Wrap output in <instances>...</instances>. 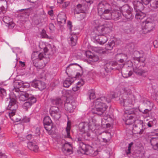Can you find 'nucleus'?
I'll return each instance as SVG.
<instances>
[{
  "label": "nucleus",
  "mask_w": 158,
  "mask_h": 158,
  "mask_svg": "<svg viewBox=\"0 0 158 158\" xmlns=\"http://www.w3.org/2000/svg\"><path fill=\"white\" fill-rule=\"evenodd\" d=\"M110 102V99H108L105 97L97 98L94 101V113L99 115L105 116L106 114L105 111L107 108L106 102L109 103Z\"/></svg>",
  "instance_id": "f257e3e1"
},
{
  "label": "nucleus",
  "mask_w": 158,
  "mask_h": 158,
  "mask_svg": "<svg viewBox=\"0 0 158 158\" xmlns=\"http://www.w3.org/2000/svg\"><path fill=\"white\" fill-rule=\"evenodd\" d=\"M127 89L126 88L123 89L124 92L122 97L120 98V104L124 107V108H131L133 106L131 99V95L130 94V90Z\"/></svg>",
  "instance_id": "f03ea898"
},
{
  "label": "nucleus",
  "mask_w": 158,
  "mask_h": 158,
  "mask_svg": "<svg viewBox=\"0 0 158 158\" xmlns=\"http://www.w3.org/2000/svg\"><path fill=\"white\" fill-rule=\"evenodd\" d=\"M112 8L111 6L106 1L100 2L98 5V15L101 18L105 19L109 11Z\"/></svg>",
  "instance_id": "7ed1b4c3"
},
{
  "label": "nucleus",
  "mask_w": 158,
  "mask_h": 158,
  "mask_svg": "<svg viewBox=\"0 0 158 158\" xmlns=\"http://www.w3.org/2000/svg\"><path fill=\"white\" fill-rule=\"evenodd\" d=\"M105 19L110 20L111 19L115 20H118L121 18V11L120 8L116 5L112 6Z\"/></svg>",
  "instance_id": "20e7f679"
},
{
  "label": "nucleus",
  "mask_w": 158,
  "mask_h": 158,
  "mask_svg": "<svg viewBox=\"0 0 158 158\" xmlns=\"http://www.w3.org/2000/svg\"><path fill=\"white\" fill-rule=\"evenodd\" d=\"M113 29V25L112 23H110L105 27L98 26L95 31L98 32V34H99L108 35L112 32Z\"/></svg>",
  "instance_id": "39448f33"
},
{
  "label": "nucleus",
  "mask_w": 158,
  "mask_h": 158,
  "mask_svg": "<svg viewBox=\"0 0 158 158\" xmlns=\"http://www.w3.org/2000/svg\"><path fill=\"white\" fill-rule=\"evenodd\" d=\"M155 24L154 21L150 18H147L143 23V29L147 30V32H150L154 29Z\"/></svg>",
  "instance_id": "423d86ee"
},
{
  "label": "nucleus",
  "mask_w": 158,
  "mask_h": 158,
  "mask_svg": "<svg viewBox=\"0 0 158 158\" xmlns=\"http://www.w3.org/2000/svg\"><path fill=\"white\" fill-rule=\"evenodd\" d=\"M124 117H128V118H137L138 116L139 112L137 109L134 108H124Z\"/></svg>",
  "instance_id": "0eeeda50"
},
{
  "label": "nucleus",
  "mask_w": 158,
  "mask_h": 158,
  "mask_svg": "<svg viewBox=\"0 0 158 158\" xmlns=\"http://www.w3.org/2000/svg\"><path fill=\"white\" fill-rule=\"evenodd\" d=\"M143 128V122L140 120H136L135 123L133 127V131L135 134H142L144 131Z\"/></svg>",
  "instance_id": "6e6552de"
},
{
  "label": "nucleus",
  "mask_w": 158,
  "mask_h": 158,
  "mask_svg": "<svg viewBox=\"0 0 158 158\" xmlns=\"http://www.w3.org/2000/svg\"><path fill=\"white\" fill-rule=\"evenodd\" d=\"M135 63V62H134ZM142 64H141V63H138L136 65L135 63L132 65V67L134 72L139 75H141L147 72V70L142 69V67H144L145 64L143 62H142Z\"/></svg>",
  "instance_id": "1a4fd4ad"
},
{
  "label": "nucleus",
  "mask_w": 158,
  "mask_h": 158,
  "mask_svg": "<svg viewBox=\"0 0 158 158\" xmlns=\"http://www.w3.org/2000/svg\"><path fill=\"white\" fill-rule=\"evenodd\" d=\"M10 100L9 105L7 107V109L11 111L9 113L10 115H12L13 113L15 112L16 110L18 108L17 102L14 98H10Z\"/></svg>",
  "instance_id": "9d476101"
},
{
  "label": "nucleus",
  "mask_w": 158,
  "mask_h": 158,
  "mask_svg": "<svg viewBox=\"0 0 158 158\" xmlns=\"http://www.w3.org/2000/svg\"><path fill=\"white\" fill-rule=\"evenodd\" d=\"M89 7L86 3L79 4L74 10V14H78L80 13H85Z\"/></svg>",
  "instance_id": "9b49d317"
},
{
  "label": "nucleus",
  "mask_w": 158,
  "mask_h": 158,
  "mask_svg": "<svg viewBox=\"0 0 158 158\" xmlns=\"http://www.w3.org/2000/svg\"><path fill=\"white\" fill-rule=\"evenodd\" d=\"M81 138H78L76 139L77 141L78 142L79 148L80 149H81L85 152H90L92 150V148L90 146L88 145H86L84 143L82 142V139Z\"/></svg>",
  "instance_id": "f8f14e48"
},
{
  "label": "nucleus",
  "mask_w": 158,
  "mask_h": 158,
  "mask_svg": "<svg viewBox=\"0 0 158 158\" xmlns=\"http://www.w3.org/2000/svg\"><path fill=\"white\" fill-rule=\"evenodd\" d=\"M143 104L147 108L143 109L139 108V110L140 111L144 114H147L150 111H151L154 106V104L152 102L147 100L144 101L143 102Z\"/></svg>",
  "instance_id": "ddd939ff"
},
{
  "label": "nucleus",
  "mask_w": 158,
  "mask_h": 158,
  "mask_svg": "<svg viewBox=\"0 0 158 158\" xmlns=\"http://www.w3.org/2000/svg\"><path fill=\"white\" fill-rule=\"evenodd\" d=\"M96 35L94 37V40L100 44H103L107 41V37L103 34H98V32L95 31Z\"/></svg>",
  "instance_id": "4468645a"
},
{
  "label": "nucleus",
  "mask_w": 158,
  "mask_h": 158,
  "mask_svg": "<svg viewBox=\"0 0 158 158\" xmlns=\"http://www.w3.org/2000/svg\"><path fill=\"white\" fill-rule=\"evenodd\" d=\"M77 102L75 101H72L69 102H67L64 104L65 110L70 113H72L74 111L76 108Z\"/></svg>",
  "instance_id": "2eb2a0df"
},
{
  "label": "nucleus",
  "mask_w": 158,
  "mask_h": 158,
  "mask_svg": "<svg viewBox=\"0 0 158 158\" xmlns=\"http://www.w3.org/2000/svg\"><path fill=\"white\" fill-rule=\"evenodd\" d=\"M50 112L51 115L56 120H58L60 117L61 112L58 107H52Z\"/></svg>",
  "instance_id": "dca6fc26"
},
{
  "label": "nucleus",
  "mask_w": 158,
  "mask_h": 158,
  "mask_svg": "<svg viewBox=\"0 0 158 158\" xmlns=\"http://www.w3.org/2000/svg\"><path fill=\"white\" fill-rule=\"evenodd\" d=\"M31 85L36 88H38L41 91L42 90L46 88V85L44 83L38 80L33 81L31 83Z\"/></svg>",
  "instance_id": "f3484780"
},
{
  "label": "nucleus",
  "mask_w": 158,
  "mask_h": 158,
  "mask_svg": "<svg viewBox=\"0 0 158 158\" xmlns=\"http://www.w3.org/2000/svg\"><path fill=\"white\" fill-rule=\"evenodd\" d=\"M43 123L45 129L47 131H50L52 128V121L49 116H46L44 118Z\"/></svg>",
  "instance_id": "a211bd4d"
},
{
  "label": "nucleus",
  "mask_w": 158,
  "mask_h": 158,
  "mask_svg": "<svg viewBox=\"0 0 158 158\" xmlns=\"http://www.w3.org/2000/svg\"><path fill=\"white\" fill-rule=\"evenodd\" d=\"M72 146L71 144L69 142H65L63 145L61 150L62 152L66 154H70V152H72Z\"/></svg>",
  "instance_id": "6ab92c4d"
},
{
  "label": "nucleus",
  "mask_w": 158,
  "mask_h": 158,
  "mask_svg": "<svg viewBox=\"0 0 158 158\" xmlns=\"http://www.w3.org/2000/svg\"><path fill=\"white\" fill-rule=\"evenodd\" d=\"M31 98H35L31 94H29L26 92H21L19 96V98L21 101H25L30 99Z\"/></svg>",
  "instance_id": "aec40b11"
},
{
  "label": "nucleus",
  "mask_w": 158,
  "mask_h": 158,
  "mask_svg": "<svg viewBox=\"0 0 158 158\" xmlns=\"http://www.w3.org/2000/svg\"><path fill=\"white\" fill-rule=\"evenodd\" d=\"M141 54H143V51H141L139 52L138 51H135L134 53V55L135 56L134 58V60H137L138 63H140V62H143L145 60L144 58H143V56H141Z\"/></svg>",
  "instance_id": "412c9836"
},
{
  "label": "nucleus",
  "mask_w": 158,
  "mask_h": 158,
  "mask_svg": "<svg viewBox=\"0 0 158 158\" xmlns=\"http://www.w3.org/2000/svg\"><path fill=\"white\" fill-rule=\"evenodd\" d=\"M142 2L138 1H134L133 2L134 8L136 11L142 10L144 6Z\"/></svg>",
  "instance_id": "4be33fe9"
},
{
  "label": "nucleus",
  "mask_w": 158,
  "mask_h": 158,
  "mask_svg": "<svg viewBox=\"0 0 158 158\" xmlns=\"http://www.w3.org/2000/svg\"><path fill=\"white\" fill-rule=\"evenodd\" d=\"M28 101L25 102L23 105V107L24 109L27 110L30 108L33 103L36 102V99L35 98H31L30 99L27 100Z\"/></svg>",
  "instance_id": "5701e85b"
},
{
  "label": "nucleus",
  "mask_w": 158,
  "mask_h": 158,
  "mask_svg": "<svg viewBox=\"0 0 158 158\" xmlns=\"http://www.w3.org/2000/svg\"><path fill=\"white\" fill-rule=\"evenodd\" d=\"M27 147L30 150L35 152H37L38 150V147L36 144V141L35 140L28 143Z\"/></svg>",
  "instance_id": "b1692460"
},
{
  "label": "nucleus",
  "mask_w": 158,
  "mask_h": 158,
  "mask_svg": "<svg viewBox=\"0 0 158 158\" xmlns=\"http://www.w3.org/2000/svg\"><path fill=\"white\" fill-rule=\"evenodd\" d=\"M120 8L122 14H124L125 15L126 13H132V8L127 4L125 5Z\"/></svg>",
  "instance_id": "393cba45"
},
{
  "label": "nucleus",
  "mask_w": 158,
  "mask_h": 158,
  "mask_svg": "<svg viewBox=\"0 0 158 158\" xmlns=\"http://www.w3.org/2000/svg\"><path fill=\"white\" fill-rule=\"evenodd\" d=\"M152 148L154 150L158 149V137H152L150 140Z\"/></svg>",
  "instance_id": "a878e982"
},
{
  "label": "nucleus",
  "mask_w": 158,
  "mask_h": 158,
  "mask_svg": "<svg viewBox=\"0 0 158 158\" xmlns=\"http://www.w3.org/2000/svg\"><path fill=\"white\" fill-rule=\"evenodd\" d=\"M57 21L58 23L65 24L66 21V15L64 13L59 14L57 16Z\"/></svg>",
  "instance_id": "bb28decb"
},
{
  "label": "nucleus",
  "mask_w": 158,
  "mask_h": 158,
  "mask_svg": "<svg viewBox=\"0 0 158 158\" xmlns=\"http://www.w3.org/2000/svg\"><path fill=\"white\" fill-rule=\"evenodd\" d=\"M79 127L81 131L85 132L89 129L88 124L87 122H81L79 125Z\"/></svg>",
  "instance_id": "cd10ccee"
},
{
  "label": "nucleus",
  "mask_w": 158,
  "mask_h": 158,
  "mask_svg": "<svg viewBox=\"0 0 158 158\" xmlns=\"http://www.w3.org/2000/svg\"><path fill=\"white\" fill-rule=\"evenodd\" d=\"M70 41L69 43L71 44L72 46H75L77 42V37L76 33H71L69 37Z\"/></svg>",
  "instance_id": "c85d7f7f"
},
{
  "label": "nucleus",
  "mask_w": 158,
  "mask_h": 158,
  "mask_svg": "<svg viewBox=\"0 0 158 158\" xmlns=\"http://www.w3.org/2000/svg\"><path fill=\"white\" fill-rule=\"evenodd\" d=\"M74 81L73 78L69 77L66 79L63 82V86L64 87L68 88L69 87Z\"/></svg>",
  "instance_id": "c756f323"
},
{
  "label": "nucleus",
  "mask_w": 158,
  "mask_h": 158,
  "mask_svg": "<svg viewBox=\"0 0 158 158\" xmlns=\"http://www.w3.org/2000/svg\"><path fill=\"white\" fill-rule=\"evenodd\" d=\"M125 118V119H123V120L125 122V123L127 125H130L132 124L133 123L135 124V122L137 118H128V117H124Z\"/></svg>",
  "instance_id": "7c9ffc66"
},
{
  "label": "nucleus",
  "mask_w": 158,
  "mask_h": 158,
  "mask_svg": "<svg viewBox=\"0 0 158 158\" xmlns=\"http://www.w3.org/2000/svg\"><path fill=\"white\" fill-rule=\"evenodd\" d=\"M135 18L137 19H142L146 16V14L141 11V10L136 11Z\"/></svg>",
  "instance_id": "2f4dec72"
},
{
  "label": "nucleus",
  "mask_w": 158,
  "mask_h": 158,
  "mask_svg": "<svg viewBox=\"0 0 158 158\" xmlns=\"http://www.w3.org/2000/svg\"><path fill=\"white\" fill-rule=\"evenodd\" d=\"M15 112H14L11 115L9 114V116L10 119L14 122H18L20 121L21 119L19 116L15 115Z\"/></svg>",
  "instance_id": "473e14b6"
},
{
  "label": "nucleus",
  "mask_w": 158,
  "mask_h": 158,
  "mask_svg": "<svg viewBox=\"0 0 158 158\" xmlns=\"http://www.w3.org/2000/svg\"><path fill=\"white\" fill-rule=\"evenodd\" d=\"M94 73L98 76L104 77L106 75V72L105 68H101L98 72L96 71L94 72Z\"/></svg>",
  "instance_id": "72a5a7b5"
},
{
  "label": "nucleus",
  "mask_w": 158,
  "mask_h": 158,
  "mask_svg": "<svg viewBox=\"0 0 158 158\" xmlns=\"http://www.w3.org/2000/svg\"><path fill=\"white\" fill-rule=\"evenodd\" d=\"M7 95L6 91L2 88H0V101H2Z\"/></svg>",
  "instance_id": "f704fd0d"
},
{
  "label": "nucleus",
  "mask_w": 158,
  "mask_h": 158,
  "mask_svg": "<svg viewBox=\"0 0 158 158\" xmlns=\"http://www.w3.org/2000/svg\"><path fill=\"white\" fill-rule=\"evenodd\" d=\"M23 84V81L20 80H15L14 83V87L18 89L22 87Z\"/></svg>",
  "instance_id": "c9c22d12"
},
{
  "label": "nucleus",
  "mask_w": 158,
  "mask_h": 158,
  "mask_svg": "<svg viewBox=\"0 0 158 158\" xmlns=\"http://www.w3.org/2000/svg\"><path fill=\"white\" fill-rule=\"evenodd\" d=\"M115 45L114 41L113 40H111L110 42H109L108 44L106 45L105 48L107 50H110L112 49Z\"/></svg>",
  "instance_id": "e433bc0d"
},
{
  "label": "nucleus",
  "mask_w": 158,
  "mask_h": 158,
  "mask_svg": "<svg viewBox=\"0 0 158 158\" xmlns=\"http://www.w3.org/2000/svg\"><path fill=\"white\" fill-rule=\"evenodd\" d=\"M102 116L103 117V118H102L101 125L102 127H105V126L106 125L105 124H106V123L107 122V120L110 116L106 114L105 116Z\"/></svg>",
  "instance_id": "4c0bfd02"
},
{
  "label": "nucleus",
  "mask_w": 158,
  "mask_h": 158,
  "mask_svg": "<svg viewBox=\"0 0 158 158\" xmlns=\"http://www.w3.org/2000/svg\"><path fill=\"white\" fill-rule=\"evenodd\" d=\"M115 57L117 59H123L126 60H127V55L122 53L117 54Z\"/></svg>",
  "instance_id": "58836bf2"
},
{
  "label": "nucleus",
  "mask_w": 158,
  "mask_h": 158,
  "mask_svg": "<svg viewBox=\"0 0 158 158\" xmlns=\"http://www.w3.org/2000/svg\"><path fill=\"white\" fill-rule=\"evenodd\" d=\"M49 58L45 57H44L42 59V62H41L42 63L43 61V63L42 64H40V63L39 64V66L41 68L45 67L46 65V64L48 63V61H49Z\"/></svg>",
  "instance_id": "ea45409f"
},
{
  "label": "nucleus",
  "mask_w": 158,
  "mask_h": 158,
  "mask_svg": "<svg viewBox=\"0 0 158 158\" xmlns=\"http://www.w3.org/2000/svg\"><path fill=\"white\" fill-rule=\"evenodd\" d=\"M150 6L153 8H158V0H152Z\"/></svg>",
  "instance_id": "a19ab883"
},
{
  "label": "nucleus",
  "mask_w": 158,
  "mask_h": 158,
  "mask_svg": "<svg viewBox=\"0 0 158 158\" xmlns=\"http://www.w3.org/2000/svg\"><path fill=\"white\" fill-rule=\"evenodd\" d=\"M89 94V98L90 99H93L95 98V92L94 90L93 89L89 90L88 91Z\"/></svg>",
  "instance_id": "79ce46f5"
},
{
  "label": "nucleus",
  "mask_w": 158,
  "mask_h": 158,
  "mask_svg": "<svg viewBox=\"0 0 158 158\" xmlns=\"http://www.w3.org/2000/svg\"><path fill=\"white\" fill-rule=\"evenodd\" d=\"M69 122H68L67 126L66 127V131L67 133V137L68 138H70V126L69 124Z\"/></svg>",
  "instance_id": "37998d69"
},
{
  "label": "nucleus",
  "mask_w": 158,
  "mask_h": 158,
  "mask_svg": "<svg viewBox=\"0 0 158 158\" xmlns=\"http://www.w3.org/2000/svg\"><path fill=\"white\" fill-rule=\"evenodd\" d=\"M122 15L125 18L130 20H131L134 17L132 13H126V15L124 14H123Z\"/></svg>",
  "instance_id": "c03bdc74"
},
{
  "label": "nucleus",
  "mask_w": 158,
  "mask_h": 158,
  "mask_svg": "<svg viewBox=\"0 0 158 158\" xmlns=\"http://www.w3.org/2000/svg\"><path fill=\"white\" fill-rule=\"evenodd\" d=\"M132 74V72L131 71H127V73H125L123 72L122 73L123 76L125 78H127L131 76Z\"/></svg>",
  "instance_id": "a18cd8bd"
},
{
  "label": "nucleus",
  "mask_w": 158,
  "mask_h": 158,
  "mask_svg": "<svg viewBox=\"0 0 158 158\" xmlns=\"http://www.w3.org/2000/svg\"><path fill=\"white\" fill-rule=\"evenodd\" d=\"M90 134L88 132H84L82 135L83 138L85 140H88L90 138Z\"/></svg>",
  "instance_id": "49530a36"
},
{
  "label": "nucleus",
  "mask_w": 158,
  "mask_h": 158,
  "mask_svg": "<svg viewBox=\"0 0 158 158\" xmlns=\"http://www.w3.org/2000/svg\"><path fill=\"white\" fill-rule=\"evenodd\" d=\"M61 99L60 98H57L52 101L53 104L56 105H59L61 103Z\"/></svg>",
  "instance_id": "de8ad7c7"
},
{
  "label": "nucleus",
  "mask_w": 158,
  "mask_h": 158,
  "mask_svg": "<svg viewBox=\"0 0 158 158\" xmlns=\"http://www.w3.org/2000/svg\"><path fill=\"white\" fill-rule=\"evenodd\" d=\"M44 54L42 53H40L38 55V58L40 60L38 62V63L39 64H40L42 62V59L44 57Z\"/></svg>",
  "instance_id": "09e8293b"
},
{
  "label": "nucleus",
  "mask_w": 158,
  "mask_h": 158,
  "mask_svg": "<svg viewBox=\"0 0 158 158\" xmlns=\"http://www.w3.org/2000/svg\"><path fill=\"white\" fill-rule=\"evenodd\" d=\"M92 56L91 57L90 59V61L93 62H96L98 61V57L97 56L95 55L94 54L92 55Z\"/></svg>",
  "instance_id": "8fccbe9b"
},
{
  "label": "nucleus",
  "mask_w": 158,
  "mask_h": 158,
  "mask_svg": "<svg viewBox=\"0 0 158 158\" xmlns=\"http://www.w3.org/2000/svg\"><path fill=\"white\" fill-rule=\"evenodd\" d=\"M85 55L87 58H89L90 59L92 56V55H93L92 53L90 51H87L85 52Z\"/></svg>",
  "instance_id": "3c124183"
},
{
  "label": "nucleus",
  "mask_w": 158,
  "mask_h": 158,
  "mask_svg": "<svg viewBox=\"0 0 158 158\" xmlns=\"http://www.w3.org/2000/svg\"><path fill=\"white\" fill-rule=\"evenodd\" d=\"M85 83V81L82 79L80 80L77 83V85L78 86L80 87L83 85Z\"/></svg>",
  "instance_id": "603ef678"
},
{
  "label": "nucleus",
  "mask_w": 158,
  "mask_h": 158,
  "mask_svg": "<svg viewBox=\"0 0 158 158\" xmlns=\"http://www.w3.org/2000/svg\"><path fill=\"white\" fill-rule=\"evenodd\" d=\"M3 2H5L4 1H0V10L4 12L5 11V8L2 5Z\"/></svg>",
  "instance_id": "864d4df0"
},
{
  "label": "nucleus",
  "mask_w": 158,
  "mask_h": 158,
  "mask_svg": "<svg viewBox=\"0 0 158 158\" xmlns=\"http://www.w3.org/2000/svg\"><path fill=\"white\" fill-rule=\"evenodd\" d=\"M143 3L145 5H148L149 3H151V2L152 0H141Z\"/></svg>",
  "instance_id": "5fc2aeb1"
},
{
  "label": "nucleus",
  "mask_w": 158,
  "mask_h": 158,
  "mask_svg": "<svg viewBox=\"0 0 158 158\" xmlns=\"http://www.w3.org/2000/svg\"><path fill=\"white\" fill-rule=\"evenodd\" d=\"M67 26L69 28L70 31H71L72 28V22L69 21H68L67 22Z\"/></svg>",
  "instance_id": "6e6d98bb"
},
{
  "label": "nucleus",
  "mask_w": 158,
  "mask_h": 158,
  "mask_svg": "<svg viewBox=\"0 0 158 158\" xmlns=\"http://www.w3.org/2000/svg\"><path fill=\"white\" fill-rule=\"evenodd\" d=\"M35 134L36 136L39 135L40 134V129L39 128L37 127L35 129Z\"/></svg>",
  "instance_id": "4d7b16f0"
},
{
  "label": "nucleus",
  "mask_w": 158,
  "mask_h": 158,
  "mask_svg": "<svg viewBox=\"0 0 158 158\" xmlns=\"http://www.w3.org/2000/svg\"><path fill=\"white\" fill-rule=\"evenodd\" d=\"M49 28L51 31H52L54 30L55 26L52 23H50L49 25Z\"/></svg>",
  "instance_id": "13d9d810"
},
{
  "label": "nucleus",
  "mask_w": 158,
  "mask_h": 158,
  "mask_svg": "<svg viewBox=\"0 0 158 158\" xmlns=\"http://www.w3.org/2000/svg\"><path fill=\"white\" fill-rule=\"evenodd\" d=\"M10 19V18L9 17H4L3 18V21H4V22L5 23H7V24H9L10 22L7 21H6V19Z\"/></svg>",
  "instance_id": "bf43d9fd"
},
{
  "label": "nucleus",
  "mask_w": 158,
  "mask_h": 158,
  "mask_svg": "<svg viewBox=\"0 0 158 158\" xmlns=\"http://www.w3.org/2000/svg\"><path fill=\"white\" fill-rule=\"evenodd\" d=\"M124 31L126 33L129 34L131 32V30L129 27H127L124 29Z\"/></svg>",
  "instance_id": "052dcab7"
},
{
  "label": "nucleus",
  "mask_w": 158,
  "mask_h": 158,
  "mask_svg": "<svg viewBox=\"0 0 158 158\" xmlns=\"http://www.w3.org/2000/svg\"><path fill=\"white\" fill-rule=\"evenodd\" d=\"M30 119L29 118L26 117L22 119V121L25 123L28 122L30 121Z\"/></svg>",
  "instance_id": "680f3d73"
},
{
  "label": "nucleus",
  "mask_w": 158,
  "mask_h": 158,
  "mask_svg": "<svg viewBox=\"0 0 158 158\" xmlns=\"http://www.w3.org/2000/svg\"><path fill=\"white\" fill-rule=\"evenodd\" d=\"M77 65L79 66L80 67H81V66H80L79 64H77V63H72V64H69L67 67H66V70H68L70 67L71 66H72L73 65Z\"/></svg>",
  "instance_id": "e2e57ef3"
},
{
  "label": "nucleus",
  "mask_w": 158,
  "mask_h": 158,
  "mask_svg": "<svg viewBox=\"0 0 158 158\" xmlns=\"http://www.w3.org/2000/svg\"><path fill=\"white\" fill-rule=\"evenodd\" d=\"M33 138V135L31 134H28L27 136V139L28 140H30Z\"/></svg>",
  "instance_id": "0e129e2a"
},
{
  "label": "nucleus",
  "mask_w": 158,
  "mask_h": 158,
  "mask_svg": "<svg viewBox=\"0 0 158 158\" xmlns=\"http://www.w3.org/2000/svg\"><path fill=\"white\" fill-rule=\"evenodd\" d=\"M69 2H64L63 5V7L64 8H66L67 6L69 5Z\"/></svg>",
  "instance_id": "69168bd1"
},
{
  "label": "nucleus",
  "mask_w": 158,
  "mask_h": 158,
  "mask_svg": "<svg viewBox=\"0 0 158 158\" xmlns=\"http://www.w3.org/2000/svg\"><path fill=\"white\" fill-rule=\"evenodd\" d=\"M80 87L76 85L75 87L72 88L73 90L74 91H76L79 89Z\"/></svg>",
  "instance_id": "338daca9"
},
{
  "label": "nucleus",
  "mask_w": 158,
  "mask_h": 158,
  "mask_svg": "<svg viewBox=\"0 0 158 158\" xmlns=\"http://www.w3.org/2000/svg\"><path fill=\"white\" fill-rule=\"evenodd\" d=\"M0 156L1 158H6V156L5 154L0 152Z\"/></svg>",
  "instance_id": "774afa93"
}]
</instances>
